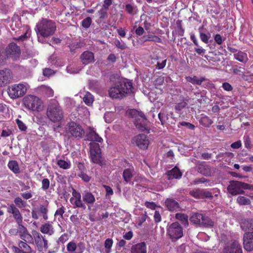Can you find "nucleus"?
I'll return each instance as SVG.
<instances>
[{
  "mask_svg": "<svg viewBox=\"0 0 253 253\" xmlns=\"http://www.w3.org/2000/svg\"><path fill=\"white\" fill-rule=\"evenodd\" d=\"M175 218L179 220L181 224L184 226L188 225V216L184 213H178L175 214Z\"/></svg>",
  "mask_w": 253,
  "mask_h": 253,
  "instance_id": "obj_29",
  "label": "nucleus"
},
{
  "mask_svg": "<svg viewBox=\"0 0 253 253\" xmlns=\"http://www.w3.org/2000/svg\"><path fill=\"white\" fill-rule=\"evenodd\" d=\"M84 45V44L82 42H75L71 44L69 46L70 50L73 51L77 48H81Z\"/></svg>",
  "mask_w": 253,
  "mask_h": 253,
  "instance_id": "obj_52",
  "label": "nucleus"
},
{
  "mask_svg": "<svg viewBox=\"0 0 253 253\" xmlns=\"http://www.w3.org/2000/svg\"><path fill=\"white\" fill-rule=\"evenodd\" d=\"M128 115L135 118L134 124L136 127L141 131H146L149 133V128L148 126V121L144 115L141 112L135 109H131L127 111Z\"/></svg>",
  "mask_w": 253,
  "mask_h": 253,
  "instance_id": "obj_4",
  "label": "nucleus"
},
{
  "mask_svg": "<svg viewBox=\"0 0 253 253\" xmlns=\"http://www.w3.org/2000/svg\"><path fill=\"white\" fill-rule=\"evenodd\" d=\"M83 100L86 105L91 106L93 102V95L89 92H87L84 97Z\"/></svg>",
  "mask_w": 253,
  "mask_h": 253,
  "instance_id": "obj_37",
  "label": "nucleus"
},
{
  "mask_svg": "<svg viewBox=\"0 0 253 253\" xmlns=\"http://www.w3.org/2000/svg\"><path fill=\"white\" fill-rule=\"evenodd\" d=\"M252 224L249 221H245L241 225V228L244 230H253Z\"/></svg>",
  "mask_w": 253,
  "mask_h": 253,
  "instance_id": "obj_53",
  "label": "nucleus"
},
{
  "mask_svg": "<svg viewBox=\"0 0 253 253\" xmlns=\"http://www.w3.org/2000/svg\"><path fill=\"white\" fill-rule=\"evenodd\" d=\"M223 253H243L242 247L238 241H232L224 247Z\"/></svg>",
  "mask_w": 253,
  "mask_h": 253,
  "instance_id": "obj_11",
  "label": "nucleus"
},
{
  "mask_svg": "<svg viewBox=\"0 0 253 253\" xmlns=\"http://www.w3.org/2000/svg\"><path fill=\"white\" fill-rule=\"evenodd\" d=\"M48 202L46 201L42 204L40 205L39 208V212L42 214L43 218L46 220L48 219L47 213L48 211Z\"/></svg>",
  "mask_w": 253,
  "mask_h": 253,
  "instance_id": "obj_26",
  "label": "nucleus"
},
{
  "mask_svg": "<svg viewBox=\"0 0 253 253\" xmlns=\"http://www.w3.org/2000/svg\"><path fill=\"white\" fill-rule=\"evenodd\" d=\"M134 140L136 145L142 149H146L147 148L149 144V140L147 136L144 134H140L136 136Z\"/></svg>",
  "mask_w": 253,
  "mask_h": 253,
  "instance_id": "obj_14",
  "label": "nucleus"
},
{
  "mask_svg": "<svg viewBox=\"0 0 253 253\" xmlns=\"http://www.w3.org/2000/svg\"><path fill=\"white\" fill-rule=\"evenodd\" d=\"M40 230L42 233L49 236L53 235L54 233V229L52 224L49 222L42 224L40 227Z\"/></svg>",
  "mask_w": 253,
  "mask_h": 253,
  "instance_id": "obj_20",
  "label": "nucleus"
},
{
  "mask_svg": "<svg viewBox=\"0 0 253 253\" xmlns=\"http://www.w3.org/2000/svg\"><path fill=\"white\" fill-rule=\"evenodd\" d=\"M113 243V240L112 239L108 238L107 239L104 243V246L106 248L105 253H110L111 251V249Z\"/></svg>",
  "mask_w": 253,
  "mask_h": 253,
  "instance_id": "obj_41",
  "label": "nucleus"
},
{
  "mask_svg": "<svg viewBox=\"0 0 253 253\" xmlns=\"http://www.w3.org/2000/svg\"><path fill=\"white\" fill-rule=\"evenodd\" d=\"M46 116L50 121L54 123H58L63 119V111L57 101L52 100L48 104Z\"/></svg>",
  "mask_w": 253,
  "mask_h": 253,
  "instance_id": "obj_3",
  "label": "nucleus"
},
{
  "mask_svg": "<svg viewBox=\"0 0 253 253\" xmlns=\"http://www.w3.org/2000/svg\"><path fill=\"white\" fill-rule=\"evenodd\" d=\"M18 246L21 250H23L24 251H33L30 246L28 244V243L24 241H19Z\"/></svg>",
  "mask_w": 253,
  "mask_h": 253,
  "instance_id": "obj_43",
  "label": "nucleus"
},
{
  "mask_svg": "<svg viewBox=\"0 0 253 253\" xmlns=\"http://www.w3.org/2000/svg\"><path fill=\"white\" fill-rule=\"evenodd\" d=\"M42 188L43 190H45L49 187V180L47 178H44L42 180Z\"/></svg>",
  "mask_w": 253,
  "mask_h": 253,
  "instance_id": "obj_63",
  "label": "nucleus"
},
{
  "mask_svg": "<svg viewBox=\"0 0 253 253\" xmlns=\"http://www.w3.org/2000/svg\"><path fill=\"white\" fill-rule=\"evenodd\" d=\"M9 56L6 53L5 50L2 51L0 50V63L3 62Z\"/></svg>",
  "mask_w": 253,
  "mask_h": 253,
  "instance_id": "obj_62",
  "label": "nucleus"
},
{
  "mask_svg": "<svg viewBox=\"0 0 253 253\" xmlns=\"http://www.w3.org/2000/svg\"><path fill=\"white\" fill-rule=\"evenodd\" d=\"M250 186L249 184L237 180H232L230 181L227 190L230 194L234 196L244 194V189H249Z\"/></svg>",
  "mask_w": 253,
  "mask_h": 253,
  "instance_id": "obj_5",
  "label": "nucleus"
},
{
  "mask_svg": "<svg viewBox=\"0 0 253 253\" xmlns=\"http://www.w3.org/2000/svg\"><path fill=\"white\" fill-rule=\"evenodd\" d=\"M214 225V222L208 216L203 215L200 226L206 227H212Z\"/></svg>",
  "mask_w": 253,
  "mask_h": 253,
  "instance_id": "obj_32",
  "label": "nucleus"
},
{
  "mask_svg": "<svg viewBox=\"0 0 253 253\" xmlns=\"http://www.w3.org/2000/svg\"><path fill=\"white\" fill-rule=\"evenodd\" d=\"M55 73L54 70L50 68H46L43 70V75L45 77H50L53 75Z\"/></svg>",
  "mask_w": 253,
  "mask_h": 253,
  "instance_id": "obj_54",
  "label": "nucleus"
},
{
  "mask_svg": "<svg viewBox=\"0 0 253 253\" xmlns=\"http://www.w3.org/2000/svg\"><path fill=\"white\" fill-rule=\"evenodd\" d=\"M185 79L187 82L192 84L194 85H200L205 81H207L208 79L205 77H201L198 78L197 76H194L193 77L188 76L186 77Z\"/></svg>",
  "mask_w": 253,
  "mask_h": 253,
  "instance_id": "obj_23",
  "label": "nucleus"
},
{
  "mask_svg": "<svg viewBox=\"0 0 253 253\" xmlns=\"http://www.w3.org/2000/svg\"><path fill=\"white\" fill-rule=\"evenodd\" d=\"M65 132L69 137L81 138L84 133L82 127L74 122H70L68 123L65 127Z\"/></svg>",
  "mask_w": 253,
  "mask_h": 253,
  "instance_id": "obj_6",
  "label": "nucleus"
},
{
  "mask_svg": "<svg viewBox=\"0 0 253 253\" xmlns=\"http://www.w3.org/2000/svg\"><path fill=\"white\" fill-rule=\"evenodd\" d=\"M142 39L144 42L153 41L155 42H161L162 40L157 36L148 34L147 36H143Z\"/></svg>",
  "mask_w": 253,
  "mask_h": 253,
  "instance_id": "obj_35",
  "label": "nucleus"
},
{
  "mask_svg": "<svg viewBox=\"0 0 253 253\" xmlns=\"http://www.w3.org/2000/svg\"><path fill=\"white\" fill-rule=\"evenodd\" d=\"M179 125L181 126H185L190 130H194L195 128V126L194 125L185 121L180 122Z\"/></svg>",
  "mask_w": 253,
  "mask_h": 253,
  "instance_id": "obj_55",
  "label": "nucleus"
},
{
  "mask_svg": "<svg viewBox=\"0 0 253 253\" xmlns=\"http://www.w3.org/2000/svg\"><path fill=\"white\" fill-rule=\"evenodd\" d=\"M203 214L199 213H193L190 217L189 220L194 224L199 225L201 223Z\"/></svg>",
  "mask_w": 253,
  "mask_h": 253,
  "instance_id": "obj_28",
  "label": "nucleus"
},
{
  "mask_svg": "<svg viewBox=\"0 0 253 253\" xmlns=\"http://www.w3.org/2000/svg\"><path fill=\"white\" fill-rule=\"evenodd\" d=\"M200 38L203 42L205 43H208L210 36H208L204 33L200 32Z\"/></svg>",
  "mask_w": 253,
  "mask_h": 253,
  "instance_id": "obj_60",
  "label": "nucleus"
},
{
  "mask_svg": "<svg viewBox=\"0 0 253 253\" xmlns=\"http://www.w3.org/2000/svg\"><path fill=\"white\" fill-rule=\"evenodd\" d=\"M92 23L91 18L89 17H87L84 19L82 22V26L85 29L88 28Z\"/></svg>",
  "mask_w": 253,
  "mask_h": 253,
  "instance_id": "obj_45",
  "label": "nucleus"
},
{
  "mask_svg": "<svg viewBox=\"0 0 253 253\" xmlns=\"http://www.w3.org/2000/svg\"><path fill=\"white\" fill-rule=\"evenodd\" d=\"M68 240V235L67 233H64L62 235L57 241V242L59 244H64Z\"/></svg>",
  "mask_w": 253,
  "mask_h": 253,
  "instance_id": "obj_59",
  "label": "nucleus"
},
{
  "mask_svg": "<svg viewBox=\"0 0 253 253\" xmlns=\"http://www.w3.org/2000/svg\"><path fill=\"white\" fill-rule=\"evenodd\" d=\"M83 201L87 205H93L95 202L94 195L89 191H85L82 195Z\"/></svg>",
  "mask_w": 253,
  "mask_h": 253,
  "instance_id": "obj_21",
  "label": "nucleus"
},
{
  "mask_svg": "<svg viewBox=\"0 0 253 253\" xmlns=\"http://www.w3.org/2000/svg\"><path fill=\"white\" fill-rule=\"evenodd\" d=\"M5 52L9 57L15 58L19 55L20 49L16 43L12 42L6 47Z\"/></svg>",
  "mask_w": 253,
  "mask_h": 253,
  "instance_id": "obj_16",
  "label": "nucleus"
},
{
  "mask_svg": "<svg viewBox=\"0 0 253 253\" xmlns=\"http://www.w3.org/2000/svg\"><path fill=\"white\" fill-rule=\"evenodd\" d=\"M35 242L38 249L41 252L43 249H47L48 248V241L41 235L39 232L36 230L32 232Z\"/></svg>",
  "mask_w": 253,
  "mask_h": 253,
  "instance_id": "obj_9",
  "label": "nucleus"
},
{
  "mask_svg": "<svg viewBox=\"0 0 253 253\" xmlns=\"http://www.w3.org/2000/svg\"><path fill=\"white\" fill-rule=\"evenodd\" d=\"M16 123L18 125L19 128L22 131H25L27 129V127L20 120H16Z\"/></svg>",
  "mask_w": 253,
  "mask_h": 253,
  "instance_id": "obj_64",
  "label": "nucleus"
},
{
  "mask_svg": "<svg viewBox=\"0 0 253 253\" xmlns=\"http://www.w3.org/2000/svg\"><path fill=\"white\" fill-rule=\"evenodd\" d=\"M237 202L240 205H248L251 204V201L249 198L242 196L238 197Z\"/></svg>",
  "mask_w": 253,
  "mask_h": 253,
  "instance_id": "obj_38",
  "label": "nucleus"
},
{
  "mask_svg": "<svg viewBox=\"0 0 253 253\" xmlns=\"http://www.w3.org/2000/svg\"><path fill=\"white\" fill-rule=\"evenodd\" d=\"M132 170L130 169H125L123 172V178L126 182L131 181L132 178Z\"/></svg>",
  "mask_w": 253,
  "mask_h": 253,
  "instance_id": "obj_34",
  "label": "nucleus"
},
{
  "mask_svg": "<svg viewBox=\"0 0 253 253\" xmlns=\"http://www.w3.org/2000/svg\"><path fill=\"white\" fill-rule=\"evenodd\" d=\"M90 155L92 162L94 163H101V149L98 144L95 142H90Z\"/></svg>",
  "mask_w": 253,
  "mask_h": 253,
  "instance_id": "obj_10",
  "label": "nucleus"
},
{
  "mask_svg": "<svg viewBox=\"0 0 253 253\" xmlns=\"http://www.w3.org/2000/svg\"><path fill=\"white\" fill-rule=\"evenodd\" d=\"M87 139L91 142H101L103 141L102 138L93 130L90 129L89 131L86 135Z\"/></svg>",
  "mask_w": 253,
  "mask_h": 253,
  "instance_id": "obj_24",
  "label": "nucleus"
},
{
  "mask_svg": "<svg viewBox=\"0 0 253 253\" xmlns=\"http://www.w3.org/2000/svg\"><path fill=\"white\" fill-rule=\"evenodd\" d=\"M8 168L15 174L20 172L19 165L16 161H10L7 165Z\"/></svg>",
  "mask_w": 253,
  "mask_h": 253,
  "instance_id": "obj_31",
  "label": "nucleus"
},
{
  "mask_svg": "<svg viewBox=\"0 0 253 253\" xmlns=\"http://www.w3.org/2000/svg\"><path fill=\"white\" fill-rule=\"evenodd\" d=\"M23 103L24 106L30 110L38 111L41 108L42 102L38 97L28 95L23 98Z\"/></svg>",
  "mask_w": 253,
  "mask_h": 253,
  "instance_id": "obj_8",
  "label": "nucleus"
},
{
  "mask_svg": "<svg viewBox=\"0 0 253 253\" xmlns=\"http://www.w3.org/2000/svg\"><path fill=\"white\" fill-rule=\"evenodd\" d=\"M243 239L244 249L248 252L253 251V233H246L244 235Z\"/></svg>",
  "mask_w": 253,
  "mask_h": 253,
  "instance_id": "obj_15",
  "label": "nucleus"
},
{
  "mask_svg": "<svg viewBox=\"0 0 253 253\" xmlns=\"http://www.w3.org/2000/svg\"><path fill=\"white\" fill-rule=\"evenodd\" d=\"M125 9L130 15L136 14L138 11L137 7L134 3H127L125 5Z\"/></svg>",
  "mask_w": 253,
  "mask_h": 253,
  "instance_id": "obj_30",
  "label": "nucleus"
},
{
  "mask_svg": "<svg viewBox=\"0 0 253 253\" xmlns=\"http://www.w3.org/2000/svg\"><path fill=\"white\" fill-rule=\"evenodd\" d=\"M167 234L169 236L171 241H174V223H171L168 227Z\"/></svg>",
  "mask_w": 253,
  "mask_h": 253,
  "instance_id": "obj_48",
  "label": "nucleus"
},
{
  "mask_svg": "<svg viewBox=\"0 0 253 253\" xmlns=\"http://www.w3.org/2000/svg\"><path fill=\"white\" fill-rule=\"evenodd\" d=\"M165 204L169 211L174 210V200L172 199H167L165 202Z\"/></svg>",
  "mask_w": 253,
  "mask_h": 253,
  "instance_id": "obj_49",
  "label": "nucleus"
},
{
  "mask_svg": "<svg viewBox=\"0 0 253 253\" xmlns=\"http://www.w3.org/2000/svg\"><path fill=\"white\" fill-rule=\"evenodd\" d=\"M14 203L19 208H24L26 206V203L19 197H16L14 199Z\"/></svg>",
  "mask_w": 253,
  "mask_h": 253,
  "instance_id": "obj_50",
  "label": "nucleus"
},
{
  "mask_svg": "<svg viewBox=\"0 0 253 253\" xmlns=\"http://www.w3.org/2000/svg\"><path fill=\"white\" fill-rule=\"evenodd\" d=\"M39 42L44 43L46 38L52 36L56 30L55 23L46 18H42L36 26L35 29Z\"/></svg>",
  "mask_w": 253,
  "mask_h": 253,
  "instance_id": "obj_1",
  "label": "nucleus"
},
{
  "mask_svg": "<svg viewBox=\"0 0 253 253\" xmlns=\"http://www.w3.org/2000/svg\"><path fill=\"white\" fill-rule=\"evenodd\" d=\"M233 56L234 59L243 63H246L249 60L247 54L241 50L234 54Z\"/></svg>",
  "mask_w": 253,
  "mask_h": 253,
  "instance_id": "obj_27",
  "label": "nucleus"
},
{
  "mask_svg": "<svg viewBox=\"0 0 253 253\" xmlns=\"http://www.w3.org/2000/svg\"><path fill=\"white\" fill-rule=\"evenodd\" d=\"M158 60L157 64H156V68L159 70L163 69L166 66L167 60L159 57Z\"/></svg>",
  "mask_w": 253,
  "mask_h": 253,
  "instance_id": "obj_47",
  "label": "nucleus"
},
{
  "mask_svg": "<svg viewBox=\"0 0 253 253\" xmlns=\"http://www.w3.org/2000/svg\"><path fill=\"white\" fill-rule=\"evenodd\" d=\"M72 195L73 197L71 198L70 200L71 203L74 205V208H83L85 209L86 206L85 204L83 203V201L81 200V194L73 189Z\"/></svg>",
  "mask_w": 253,
  "mask_h": 253,
  "instance_id": "obj_13",
  "label": "nucleus"
},
{
  "mask_svg": "<svg viewBox=\"0 0 253 253\" xmlns=\"http://www.w3.org/2000/svg\"><path fill=\"white\" fill-rule=\"evenodd\" d=\"M181 23H182L181 21L178 20L176 22V25H177V28H178L177 34L179 35H180L181 36H182L183 35V34H184V29H183L182 28Z\"/></svg>",
  "mask_w": 253,
  "mask_h": 253,
  "instance_id": "obj_57",
  "label": "nucleus"
},
{
  "mask_svg": "<svg viewBox=\"0 0 253 253\" xmlns=\"http://www.w3.org/2000/svg\"><path fill=\"white\" fill-rule=\"evenodd\" d=\"M27 90V87L24 84H15L8 87L7 93L11 99H16L24 95Z\"/></svg>",
  "mask_w": 253,
  "mask_h": 253,
  "instance_id": "obj_7",
  "label": "nucleus"
},
{
  "mask_svg": "<svg viewBox=\"0 0 253 253\" xmlns=\"http://www.w3.org/2000/svg\"><path fill=\"white\" fill-rule=\"evenodd\" d=\"M190 195L196 199L210 198L213 197L212 193L205 189H196L191 191Z\"/></svg>",
  "mask_w": 253,
  "mask_h": 253,
  "instance_id": "obj_12",
  "label": "nucleus"
},
{
  "mask_svg": "<svg viewBox=\"0 0 253 253\" xmlns=\"http://www.w3.org/2000/svg\"><path fill=\"white\" fill-rule=\"evenodd\" d=\"M214 40L216 43H217L218 45H221L223 42V40L222 39V36L219 34H216L214 36Z\"/></svg>",
  "mask_w": 253,
  "mask_h": 253,
  "instance_id": "obj_61",
  "label": "nucleus"
},
{
  "mask_svg": "<svg viewBox=\"0 0 253 253\" xmlns=\"http://www.w3.org/2000/svg\"><path fill=\"white\" fill-rule=\"evenodd\" d=\"M18 224V231L20 237H22L25 234L28 232L27 229L21 223Z\"/></svg>",
  "mask_w": 253,
  "mask_h": 253,
  "instance_id": "obj_40",
  "label": "nucleus"
},
{
  "mask_svg": "<svg viewBox=\"0 0 253 253\" xmlns=\"http://www.w3.org/2000/svg\"><path fill=\"white\" fill-rule=\"evenodd\" d=\"M77 249V245L74 242H70L67 245V250L70 253H75Z\"/></svg>",
  "mask_w": 253,
  "mask_h": 253,
  "instance_id": "obj_51",
  "label": "nucleus"
},
{
  "mask_svg": "<svg viewBox=\"0 0 253 253\" xmlns=\"http://www.w3.org/2000/svg\"><path fill=\"white\" fill-rule=\"evenodd\" d=\"M131 253H146V247L144 242H141L132 246Z\"/></svg>",
  "mask_w": 253,
  "mask_h": 253,
  "instance_id": "obj_22",
  "label": "nucleus"
},
{
  "mask_svg": "<svg viewBox=\"0 0 253 253\" xmlns=\"http://www.w3.org/2000/svg\"><path fill=\"white\" fill-rule=\"evenodd\" d=\"M199 172L205 176H209L211 174V169L209 166L206 165H201L199 167Z\"/></svg>",
  "mask_w": 253,
  "mask_h": 253,
  "instance_id": "obj_36",
  "label": "nucleus"
},
{
  "mask_svg": "<svg viewBox=\"0 0 253 253\" xmlns=\"http://www.w3.org/2000/svg\"><path fill=\"white\" fill-rule=\"evenodd\" d=\"M12 76L10 70L5 69L0 70V86H2L9 83L12 79Z\"/></svg>",
  "mask_w": 253,
  "mask_h": 253,
  "instance_id": "obj_17",
  "label": "nucleus"
},
{
  "mask_svg": "<svg viewBox=\"0 0 253 253\" xmlns=\"http://www.w3.org/2000/svg\"><path fill=\"white\" fill-rule=\"evenodd\" d=\"M42 91L47 97H51L53 95V91L49 87L44 86L42 87Z\"/></svg>",
  "mask_w": 253,
  "mask_h": 253,
  "instance_id": "obj_42",
  "label": "nucleus"
},
{
  "mask_svg": "<svg viewBox=\"0 0 253 253\" xmlns=\"http://www.w3.org/2000/svg\"><path fill=\"white\" fill-rule=\"evenodd\" d=\"M114 44L117 47H118L122 50L126 49L127 48V46L126 45V44L125 43H122L118 40H116L114 41Z\"/></svg>",
  "mask_w": 253,
  "mask_h": 253,
  "instance_id": "obj_56",
  "label": "nucleus"
},
{
  "mask_svg": "<svg viewBox=\"0 0 253 253\" xmlns=\"http://www.w3.org/2000/svg\"><path fill=\"white\" fill-rule=\"evenodd\" d=\"M57 165L58 166L63 169H68L70 168V163L63 160H59L57 161Z\"/></svg>",
  "mask_w": 253,
  "mask_h": 253,
  "instance_id": "obj_46",
  "label": "nucleus"
},
{
  "mask_svg": "<svg viewBox=\"0 0 253 253\" xmlns=\"http://www.w3.org/2000/svg\"><path fill=\"white\" fill-rule=\"evenodd\" d=\"M25 242L29 244H34V238L33 235H31L29 232L20 238Z\"/></svg>",
  "mask_w": 253,
  "mask_h": 253,
  "instance_id": "obj_39",
  "label": "nucleus"
},
{
  "mask_svg": "<svg viewBox=\"0 0 253 253\" xmlns=\"http://www.w3.org/2000/svg\"><path fill=\"white\" fill-rule=\"evenodd\" d=\"M200 125L205 127H209L213 124V121L208 116L202 114L199 119Z\"/></svg>",
  "mask_w": 253,
  "mask_h": 253,
  "instance_id": "obj_25",
  "label": "nucleus"
},
{
  "mask_svg": "<svg viewBox=\"0 0 253 253\" xmlns=\"http://www.w3.org/2000/svg\"><path fill=\"white\" fill-rule=\"evenodd\" d=\"M81 62L84 65H87L94 61V56L93 52L86 50L83 52L80 57Z\"/></svg>",
  "mask_w": 253,
  "mask_h": 253,
  "instance_id": "obj_19",
  "label": "nucleus"
},
{
  "mask_svg": "<svg viewBox=\"0 0 253 253\" xmlns=\"http://www.w3.org/2000/svg\"><path fill=\"white\" fill-rule=\"evenodd\" d=\"M183 235V229L178 222H175V240H178Z\"/></svg>",
  "mask_w": 253,
  "mask_h": 253,
  "instance_id": "obj_33",
  "label": "nucleus"
},
{
  "mask_svg": "<svg viewBox=\"0 0 253 253\" xmlns=\"http://www.w3.org/2000/svg\"><path fill=\"white\" fill-rule=\"evenodd\" d=\"M7 212L13 214L17 223H22L23 218L19 210L13 204H11L7 208Z\"/></svg>",
  "mask_w": 253,
  "mask_h": 253,
  "instance_id": "obj_18",
  "label": "nucleus"
},
{
  "mask_svg": "<svg viewBox=\"0 0 253 253\" xmlns=\"http://www.w3.org/2000/svg\"><path fill=\"white\" fill-rule=\"evenodd\" d=\"M187 104V100L183 98L181 102L178 103L175 106V109L176 110L180 111L183 108H185Z\"/></svg>",
  "mask_w": 253,
  "mask_h": 253,
  "instance_id": "obj_44",
  "label": "nucleus"
},
{
  "mask_svg": "<svg viewBox=\"0 0 253 253\" xmlns=\"http://www.w3.org/2000/svg\"><path fill=\"white\" fill-rule=\"evenodd\" d=\"M131 82L126 80L117 82L109 90V95L112 98H122L126 94L132 91Z\"/></svg>",
  "mask_w": 253,
  "mask_h": 253,
  "instance_id": "obj_2",
  "label": "nucleus"
},
{
  "mask_svg": "<svg viewBox=\"0 0 253 253\" xmlns=\"http://www.w3.org/2000/svg\"><path fill=\"white\" fill-rule=\"evenodd\" d=\"M98 14L100 19H104L107 17V10L102 8L99 11H98Z\"/></svg>",
  "mask_w": 253,
  "mask_h": 253,
  "instance_id": "obj_58",
  "label": "nucleus"
}]
</instances>
